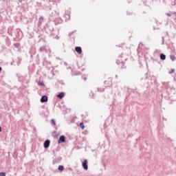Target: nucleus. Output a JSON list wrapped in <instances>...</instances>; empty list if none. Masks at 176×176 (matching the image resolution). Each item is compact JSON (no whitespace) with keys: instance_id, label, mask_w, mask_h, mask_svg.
Here are the masks:
<instances>
[{"instance_id":"1","label":"nucleus","mask_w":176,"mask_h":176,"mask_svg":"<svg viewBox=\"0 0 176 176\" xmlns=\"http://www.w3.org/2000/svg\"><path fill=\"white\" fill-rule=\"evenodd\" d=\"M49 146H50V140H47L44 142V148L45 149H47V148H49Z\"/></svg>"},{"instance_id":"2","label":"nucleus","mask_w":176,"mask_h":176,"mask_svg":"<svg viewBox=\"0 0 176 176\" xmlns=\"http://www.w3.org/2000/svg\"><path fill=\"white\" fill-rule=\"evenodd\" d=\"M82 167L84 170H88L89 166H87V160H85L82 162Z\"/></svg>"},{"instance_id":"3","label":"nucleus","mask_w":176,"mask_h":176,"mask_svg":"<svg viewBox=\"0 0 176 176\" xmlns=\"http://www.w3.org/2000/svg\"><path fill=\"white\" fill-rule=\"evenodd\" d=\"M65 141V136H64V135L60 136L59 140H58V144H61V143L64 142Z\"/></svg>"},{"instance_id":"4","label":"nucleus","mask_w":176,"mask_h":176,"mask_svg":"<svg viewBox=\"0 0 176 176\" xmlns=\"http://www.w3.org/2000/svg\"><path fill=\"white\" fill-rule=\"evenodd\" d=\"M58 98H60V100L62 98H64L65 97V94L64 92H60L57 95Z\"/></svg>"},{"instance_id":"5","label":"nucleus","mask_w":176,"mask_h":176,"mask_svg":"<svg viewBox=\"0 0 176 176\" xmlns=\"http://www.w3.org/2000/svg\"><path fill=\"white\" fill-rule=\"evenodd\" d=\"M41 102H47V96H43L41 98Z\"/></svg>"},{"instance_id":"6","label":"nucleus","mask_w":176,"mask_h":176,"mask_svg":"<svg viewBox=\"0 0 176 176\" xmlns=\"http://www.w3.org/2000/svg\"><path fill=\"white\" fill-rule=\"evenodd\" d=\"M75 50H76V52L78 54H82V47H75Z\"/></svg>"},{"instance_id":"7","label":"nucleus","mask_w":176,"mask_h":176,"mask_svg":"<svg viewBox=\"0 0 176 176\" xmlns=\"http://www.w3.org/2000/svg\"><path fill=\"white\" fill-rule=\"evenodd\" d=\"M160 57L162 60H166V55L164 54H160Z\"/></svg>"},{"instance_id":"8","label":"nucleus","mask_w":176,"mask_h":176,"mask_svg":"<svg viewBox=\"0 0 176 176\" xmlns=\"http://www.w3.org/2000/svg\"><path fill=\"white\" fill-rule=\"evenodd\" d=\"M58 170H59V171H64V166L60 165L58 166Z\"/></svg>"},{"instance_id":"9","label":"nucleus","mask_w":176,"mask_h":176,"mask_svg":"<svg viewBox=\"0 0 176 176\" xmlns=\"http://www.w3.org/2000/svg\"><path fill=\"white\" fill-rule=\"evenodd\" d=\"M65 19H67V20H69V19H71V16H70L69 14H66L65 15Z\"/></svg>"},{"instance_id":"10","label":"nucleus","mask_w":176,"mask_h":176,"mask_svg":"<svg viewBox=\"0 0 176 176\" xmlns=\"http://www.w3.org/2000/svg\"><path fill=\"white\" fill-rule=\"evenodd\" d=\"M80 126L81 129H85V124H83V122H80Z\"/></svg>"},{"instance_id":"11","label":"nucleus","mask_w":176,"mask_h":176,"mask_svg":"<svg viewBox=\"0 0 176 176\" xmlns=\"http://www.w3.org/2000/svg\"><path fill=\"white\" fill-rule=\"evenodd\" d=\"M170 60H172V61H175V56L173 55L170 56Z\"/></svg>"},{"instance_id":"12","label":"nucleus","mask_w":176,"mask_h":176,"mask_svg":"<svg viewBox=\"0 0 176 176\" xmlns=\"http://www.w3.org/2000/svg\"><path fill=\"white\" fill-rule=\"evenodd\" d=\"M43 21V16H41L38 19L39 23H42Z\"/></svg>"},{"instance_id":"13","label":"nucleus","mask_w":176,"mask_h":176,"mask_svg":"<svg viewBox=\"0 0 176 176\" xmlns=\"http://www.w3.org/2000/svg\"><path fill=\"white\" fill-rule=\"evenodd\" d=\"M51 122L54 126H56V120L54 119H52Z\"/></svg>"},{"instance_id":"14","label":"nucleus","mask_w":176,"mask_h":176,"mask_svg":"<svg viewBox=\"0 0 176 176\" xmlns=\"http://www.w3.org/2000/svg\"><path fill=\"white\" fill-rule=\"evenodd\" d=\"M45 50V47H41L40 48V52H43Z\"/></svg>"},{"instance_id":"15","label":"nucleus","mask_w":176,"mask_h":176,"mask_svg":"<svg viewBox=\"0 0 176 176\" xmlns=\"http://www.w3.org/2000/svg\"><path fill=\"white\" fill-rule=\"evenodd\" d=\"M0 176H6L5 173H0Z\"/></svg>"},{"instance_id":"16","label":"nucleus","mask_w":176,"mask_h":176,"mask_svg":"<svg viewBox=\"0 0 176 176\" xmlns=\"http://www.w3.org/2000/svg\"><path fill=\"white\" fill-rule=\"evenodd\" d=\"M39 86H45V84L43 82H38Z\"/></svg>"},{"instance_id":"17","label":"nucleus","mask_w":176,"mask_h":176,"mask_svg":"<svg viewBox=\"0 0 176 176\" xmlns=\"http://www.w3.org/2000/svg\"><path fill=\"white\" fill-rule=\"evenodd\" d=\"M175 70L174 69H172L170 72H169V74H173V72H175Z\"/></svg>"},{"instance_id":"18","label":"nucleus","mask_w":176,"mask_h":176,"mask_svg":"<svg viewBox=\"0 0 176 176\" xmlns=\"http://www.w3.org/2000/svg\"><path fill=\"white\" fill-rule=\"evenodd\" d=\"M98 91H104V89H98Z\"/></svg>"},{"instance_id":"19","label":"nucleus","mask_w":176,"mask_h":176,"mask_svg":"<svg viewBox=\"0 0 176 176\" xmlns=\"http://www.w3.org/2000/svg\"><path fill=\"white\" fill-rule=\"evenodd\" d=\"M167 16H168L170 17V16H171V14H167Z\"/></svg>"},{"instance_id":"20","label":"nucleus","mask_w":176,"mask_h":176,"mask_svg":"<svg viewBox=\"0 0 176 176\" xmlns=\"http://www.w3.org/2000/svg\"><path fill=\"white\" fill-rule=\"evenodd\" d=\"M2 131V127L0 126V132Z\"/></svg>"},{"instance_id":"21","label":"nucleus","mask_w":176,"mask_h":176,"mask_svg":"<svg viewBox=\"0 0 176 176\" xmlns=\"http://www.w3.org/2000/svg\"><path fill=\"white\" fill-rule=\"evenodd\" d=\"M1 71H2V67H0V72H1Z\"/></svg>"},{"instance_id":"22","label":"nucleus","mask_w":176,"mask_h":176,"mask_svg":"<svg viewBox=\"0 0 176 176\" xmlns=\"http://www.w3.org/2000/svg\"><path fill=\"white\" fill-rule=\"evenodd\" d=\"M117 64H120L119 62H117Z\"/></svg>"}]
</instances>
